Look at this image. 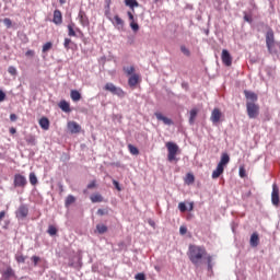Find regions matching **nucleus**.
Wrapping results in <instances>:
<instances>
[{
    "mask_svg": "<svg viewBox=\"0 0 280 280\" xmlns=\"http://www.w3.org/2000/svg\"><path fill=\"white\" fill-rule=\"evenodd\" d=\"M187 256L189 261L195 265L196 268L202 266V261L207 259L208 268L211 270V261L213 258L207 254V249L199 245H189Z\"/></svg>",
    "mask_w": 280,
    "mask_h": 280,
    "instance_id": "nucleus-1",
    "label": "nucleus"
},
{
    "mask_svg": "<svg viewBox=\"0 0 280 280\" xmlns=\"http://www.w3.org/2000/svg\"><path fill=\"white\" fill-rule=\"evenodd\" d=\"M167 148V161L172 163L173 161H176V154H178V144L174 142H166Z\"/></svg>",
    "mask_w": 280,
    "mask_h": 280,
    "instance_id": "nucleus-2",
    "label": "nucleus"
},
{
    "mask_svg": "<svg viewBox=\"0 0 280 280\" xmlns=\"http://www.w3.org/2000/svg\"><path fill=\"white\" fill-rule=\"evenodd\" d=\"M246 110L249 119H257V117H259V105L247 102Z\"/></svg>",
    "mask_w": 280,
    "mask_h": 280,
    "instance_id": "nucleus-3",
    "label": "nucleus"
},
{
    "mask_svg": "<svg viewBox=\"0 0 280 280\" xmlns=\"http://www.w3.org/2000/svg\"><path fill=\"white\" fill-rule=\"evenodd\" d=\"M104 89L109 93H113V95H117V97H126V92L113 83H106Z\"/></svg>",
    "mask_w": 280,
    "mask_h": 280,
    "instance_id": "nucleus-4",
    "label": "nucleus"
},
{
    "mask_svg": "<svg viewBox=\"0 0 280 280\" xmlns=\"http://www.w3.org/2000/svg\"><path fill=\"white\" fill-rule=\"evenodd\" d=\"M266 45L269 54H272V47H275V31L269 28L266 33Z\"/></svg>",
    "mask_w": 280,
    "mask_h": 280,
    "instance_id": "nucleus-5",
    "label": "nucleus"
},
{
    "mask_svg": "<svg viewBox=\"0 0 280 280\" xmlns=\"http://www.w3.org/2000/svg\"><path fill=\"white\" fill-rule=\"evenodd\" d=\"M221 60L225 67H231V65H233V56H231V52L226 49L222 50Z\"/></svg>",
    "mask_w": 280,
    "mask_h": 280,
    "instance_id": "nucleus-6",
    "label": "nucleus"
},
{
    "mask_svg": "<svg viewBox=\"0 0 280 280\" xmlns=\"http://www.w3.org/2000/svg\"><path fill=\"white\" fill-rule=\"evenodd\" d=\"M271 202L273 207H279L280 197H279V186H277V184L272 185Z\"/></svg>",
    "mask_w": 280,
    "mask_h": 280,
    "instance_id": "nucleus-7",
    "label": "nucleus"
},
{
    "mask_svg": "<svg viewBox=\"0 0 280 280\" xmlns=\"http://www.w3.org/2000/svg\"><path fill=\"white\" fill-rule=\"evenodd\" d=\"M27 185V178L21 174L14 175V187H25Z\"/></svg>",
    "mask_w": 280,
    "mask_h": 280,
    "instance_id": "nucleus-8",
    "label": "nucleus"
},
{
    "mask_svg": "<svg viewBox=\"0 0 280 280\" xmlns=\"http://www.w3.org/2000/svg\"><path fill=\"white\" fill-rule=\"evenodd\" d=\"M28 213H30V209L27 208V206L22 205L16 210L15 215L16 218H20L21 220H23L24 218H27Z\"/></svg>",
    "mask_w": 280,
    "mask_h": 280,
    "instance_id": "nucleus-9",
    "label": "nucleus"
},
{
    "mask_svg": "<svg viewBox=\"0 0 280 280\" xmlns=\"http://www.w3.org/2000/svg\"><path fill=\"white\" fill-rule=\"evenodd\" d=\"M78 19L82 27H89L90 22H89V16H86V12H84L83 10H80L78 14Z\"/></svg>",
    "mask_w": 280,
    "mask_h": 280,
    "instance_id": "nucleus-10",
    "label": "nucleus"
},
{
    "mask_svg": "<svg viewBox=\"0 0 280 280\" xmlns=\"http://www.w3.org/2000/svg\"><path fill=\"white\" fill-rule=\"evenodd\" d=\"M220 119H222V112L220 108H214L211 113L210 120L212 124H220Z\"/></svg>",
    "mask_w": 280,
    "mask_h": 280,
    "instance_id": "nucleus-11",
    "label": "nucleus"
},
{
    "mask_svg": "<svg viewBox=\"0 0 280 280\" xmlns=\"http://www.w3.org/2000/svg\"><path fill=\"white\" fill-rule=\"evenodd\" d=\"M68 130L72 135H78V132H80L82 130V127L75 121H69L68 122Z\"/></svg>",
    "mask_w": 280,
    "mask_h": 280,
    "instance_id": "nucleus-12",
    "label": "nucleus"
},
{
    "mask_svg": "<svg viewBox=\"0 0 280 280\" xmlns=\"http://www.w3.org/2000/svg\"><path fill=\"white\" fill-rule=\"evenodd\" d=\"M52 23H55V25H62V12H60V10L54 11Z\"/></svg>",
    "mask_w": 280,
    "mask_h": 280,
    "instance_id": "nucleus-13",
    "label": "nucleus"
},
{
    "mask_svg": "<svg viewBox=\"0 0 280 280\" xmlns=\"http://www.w3.org/2000/svg\"><path fill=\"white\" fill-rule=\"evenodd\" d=\"M155 117L159 121H163V124H165V126H172V124H174V121H172V119L163 116V114L156 112L155 114Z\"/></svg>",
    "mask_w": 280,
    "mask_h": 280,
    "instance_id": "nucleus-14",
    "label": "nucleus"
},
{
    "mask_svg": "<svg viewBox=\"0 0 280 280\" xmlns=\"http://www.w3.org/2000/svg\"><path fill=\"white\" fill-rule=\"evenodd\" d=\"M244 95H245L246 100H248V102H250L253 104H255V102H257V100H258L257 94L255 92H250L248 90L244 91Z\"/></svg>",
    "mask_w": 280,
    "mask_h": 280,
    "instance_id": "nucleus-15",
    "label": "nucleus"
},
{
    "mask_svg": "<svg viewBox=\"0 0 280 280\" xmlns=\"http://www.w3.org/2000/svg\"><path fill=\"white\" fill-rule=\"evenodd\" d=\"M140 78H141V77H140L138 73L132 74V75L129 77V79H128V85H129L131 89H135V86H137V83L139 82Z\"/></svg>",
    "mask_w": 280,
    "mask_h": 280,
    "instance_id": "nucleus-16",
    "label": "nucleus"
},
{
    "mask_svg": "<svg viewBox=\"0 0 280 280\" xmlns=\"http://www.w3.org/2000/svg\"><path fill=\"white\" fill-rule=\"evenodd\" d=\"M113 25L117 27V30H124V21L119 15L114 16V21H112Z\"/></svg>",
    "mask_w": 280,
    "mask_h": 280,
    "instance_id": "nucleus-17",
    "label": "nucleus"
},
{
    "mask_svg": "<svg viewBox=\"0 0 280 280\" xmlns=\"http://www.w3.org/2000/svg\"><path fill=\"white\" fill-rule=\"evenodd\" d=\"M222 174H224V166L218 164L217 168L212 172V178H220Z\"/></svg>",
    "mask_w": 280,
    "mask_h": 280,
    "instance_id": "nucleus-18",
    "label": "nucleus"
},
{
    "mask_svg": "<svg viewBox=\"0 0 280 280\" xmlns=\"http://www.w3.org/2000/svg\"><path fill=\"white\" fill-rule=\"evenodd\" d=\"M70 97L72 102H80L82 100V94L78 90H71Z\"/></svg>",
    "mask_w": 280,
    "mask_h": 280,
    "instance_id": "nucleus-19",
    "label": "nucleus"
},
{
    "mask_svg": "<svg viewBox=\"0 0 280 280\" xmlns=\"http://www.w3.org/2000/svg\"><path fill=\"white\" fill-rule=\"evenodd\" d=\"M59 108H60L63 113H71V105H70L69 102H67V101H60V103H59Z\"/></svg>",
    "mask_w": 280,
    "mask_h": 280,
    "instance_id": "nucleus-20",
    "label": "nucleus"
},
{
    "mask_svg": "<svg viewBox=\"0 0 280 280\" xmlns=\"http://www.w3.org/2000/svg\"><path fill=\"white\" fill-rule=\"evenodd\" d=\"M230 161H231V158L229 156V153H222L219 165H221V167H224L229 165Z\"/></svg>",
    "mask_w": 280,
    "mask_h": 280,
    "instance_id": "nucleus-21",
    "label": "nucleus"
},
{
    "mask_svg": "<svg viewBox=\"0 0 280 280\" xmlns=\"http://www.w3.org/2000/svg\"><path fill=\"white\" fill-rule=\"evenodd\" d=\"M39 126H40L42 130H49V118L42 117L39 119Z\"/></svg>",
    "mask_w": 280,
    "mask_h": 280,
    "instance_id": "nucleus-22",
    "label": "nucleus"
},
{
    "mask_svg": "<svg viewBox=\"0 0 280 280\" xmlns=\"http://www.w3.org/2000/svg\"><path fill=\"white\" fill-rule=\"evenodd\" d=\"M249 243L250 246H253L254 248L259 246V234L253 233Z\"/></svg>",
    "mask_w": 280,
    "mask_h": 280,
    "instance_id": "nucleus-23",
    "label": "nucleus"
},
{
    "mask_svg": "<svg viewBox=\"0 0 280 280\" xmlns=\"http://www.w3.org/2000/svg\"><path fill=\"white\" fill-rule=\"evenodd\" d=\"M25 141L27 145H36V136L28 133L25 136Z\"/></svg>",
    "mask_w": 280,
    "mask_h": 280,
    "instance_id": "nucleus-24",
    "label": "nucleus"
},
{
    "mask_svg": "<svg viewBox=\"0 0 280 280\" xmlns=\"http://www.w3.org/2000/svg\"><path fill=\"white\" fill-rule=\"evenodd\" d=\"M2 277L3 279H10L12 277H14V270L12 269V267H8L3 272H2Z\"/></svg>",
    "mask_w": 280,
    "mask_h": 280,
    "instance_id": "nucleus-25",
    "label": "nucleus"
},
{
    "mask_svg": "<svg viewBox=\"0 0 280 280\" xmlns=\"http://www.w3.org/2000/svg\"><path fill=\"white\" fill-rule=\"evenodd\" d=\"M125 4L128 8H131L132 12H135V8H139V2L137 0H125Z\"/></svg>",
    "mask_w": 280,
    "mask_h": 280,
    "instance_id": "nucleus-26",
    "label": "nucleus"
},
{
    "mask_svg": "<svg viewBox=\"0 0 280 280\" xmlns=\"http://www.w3.org/2000/svg\"><path fill=\"white\" fill-rule=\"evenodd\" d=\"M91 202H104V197L101 194H93L90 197Z\"/></svg>",
    "mask_w": 280,
    "mask_h": 280,
    "instance_id": "nucleus-27",
    "label": "nucleus"
},
{
    "mask_svg": "<svg viewBox=\"0 0 280 280\" xmlns=\"http://www.w3.org/2000/svg\"><path fill=\"white\" fill-rule=\"evenodd\" d=\"M196 117H198V109L192 108L190 110L189 124L194 125V122L196 121Z\"/></svg>",
    "mask_w": 280,
    "mask_h": 280,
    "instance_id": "nucleus-28",
    "label": "nucleus"
},
{
    "mask_svg": "<svg viewBox=\"0 0 280 280\" xmlns=\"http://www.w3.org/2000/svg\"><path fill=\"white\" fill-rule=\"evenodd\" d=\"M96 231L97 233H100V235H104V233H107L108 226H106L105 224H97Z\"/></svg>",
    "mask_w": 280,
    "mask_h": 280,
    "instance_id": "nucleus-29",
    "label": "nucleus"
},
{
    "mask_svg": "<svg viewBox=\"0 0 280 280\" xmlns=\"http://www.w3.org/2000/svg\"><path fill=\"white\" fill-rule=\"evenodd\" d=\"M122 71L126 73V75L132 77V75H135L136 69H135V66H131V67H124V68H122Z\"/></svg>",
    "mask_w": 280,
    "mask_h": 280,
    "instance_id": "nucleus-30",
    "label": "nucleus"
},
{
    "mask_svg": "<svg viewBox=\"0 0 280 280\" xmlns=\"http://www.w3.org/2000/svg\"><path fill=\"white\" fill-rule=\"evenodd\" d=\"M128 150L130 154H133V156L139 155V149L132 144H128Z\"/></svg>",
    "mask_w": 280,
    "mask_h": 280,
    "instance_id": "nucleus-31",
    "label": "nucleus"
},
{
    "mask_svg": "<svg viewBox=\"0 0 280 280\" xmlns=\"http://www.w3.org/2000/svg\"><path fill=\"white\" fill-rule=\"evenodd\" d=\"M73 202H75V197H73V195H69L67 198H66V207H71V205H73Z\"/></svg>",
    "mask_w": 280,
    "mask_h": 280,
    "instance_id": "nucleus-32",
    "label": "nucleus"
},
{
    "mask_svg": "<svg viewBox=\"0 0 280 280\" xmlns=\"http://www.w3.org/2000/svg\"><path fill=\"white\" fill-rule=\"evenodd\" d=\"M30 183L31 185H38V178L35 173H30Z\"/></svg>",
    "mask_w": 280,
    "mask_h": 280,
    "instance_id": "nucleus-33",
    "label": "nucleus"
},
{
    "mask_svg": "<svg viewBox=\"0 0 280 280\" xmlns=\"http://www.w3.org/2000/svg\"><path fill=\"white\" fill-rule=\"evenodd\" d=\"M73 27H75V24L73 23L68 25V36H77Z\"/></svg>",
    "mask_w": 280,
    "mask_h": 280,
    "instance_id": "nucleus-34",
    "label": "nucleus"
},
{
    "mask_svg": "<svg viewBox=\"0 0 280 280\" xmlns=\"http://www.w3.org/2000/svg\"><path fill=\"white\" fill-rule=\"evenodd\" d=\"M194 180H196V177H194V174L188 173L186 175V183H187V185H191L194 183Z\"/></svg>",
    "mask_w": 280,
    "mask_h": 280,
    "instance_id": "nucleus-35",
    "label": "nucleus"
},
{
    "mask_svg": "<svg viewBox=\"0 0 280 280\" xmlns=\"http://www.w3.org/2000/svg\"><path fill=\"white\" fill-rule=\"evenodd\" d=\"M47 233H49L51 236H54L58 233V229H56V226H54V225H49Z\"/></svg>",
    "mask_w": 280,
    "mask_h": 280,
    "instance_id": "nucleus-36",
    "label": "nucleus"
},
{
    "mask_svg": "<svg viewBox=\"0 0 280 280\" xmlns=\"http://www.w3.org/2000/svg\"><path fill=\"white\" fill-rule=\"evenodd\" d=\"M51 47H54V44H51V42L44 44L43 54H46V51H49V49H51Z\"/></svg>",
    "mask_w": 280,
    "mask_h": 280,
    "instance_id": "nucleus-37",
    "label": "nucleus"
},
{
    "mask_svg": "<svg viewBox=\"0 0 280 280\" xmlns=\"http://www.w3.org/2000/svg\"><path fill=\"white\" fill-rule=\"evenodd\" d=\"M3 24L5 25V27H8V30H10V27H12V20H10V18H5L3 20Z\"/></svg>",
    "mask_w": 280,
    "mask_h": 280,
    "instance_id": "nucleus-38",
    "label": "nucleus"
},
{
    "mask_svg": "<svg viewBox=\"0 0 280 280\" xmlns=\"http://www.w3.org/2000/svg\"><path fill=\"white\" fill-rule=\"evenodd\" d=\"M15 259H16L18 264H25L26 258L23 255H16Z\"/></svg>",
    "mask_w": 280,
    "mask_h": 280,
    "instance_id": "nucleus-39",
    "label": "nucleus"
},
{
    "mask_svg": "<svg viewBox=\"0 0 280 280\" xmlns=\"http://www.w3.org/2000/svg\"><path fill=\"white\" fill-rule=\"evenodd\" d=\"M178 209L179 211H182V213H185V211H187V206L185 205V202H179Z\"/></svg>",
    "mask_w": 280,
    "mask_h": 280,
    "instance_id": "nucleus-40",
    "label": "nucleus"
},
{
    "mask_svg": "<svg viewBox=\"0 0 280 280\" xmlns=\"http://www.w3.org/2000/svg\"><path fill=\"white\" fill-rule=\"evenodd\" d=\"M130 27L133 32H139V24L136 22H130Z\"/></svg>",
    "mask_w": 280,
    "mask_h": 280,
    "instance_id": "nucleus-41",
    "label": "nucleus"
},
{
    "mask_svg": "<svg viewBox=\"0 0 280 280\" xmlns=\"http://www.w3.org/2000/svg\"><path fill=\"white\" fill-rule=\"evenodd\" d=\"M180 51L183 52L184 56H191V52L185 46L180 47Z\"/></svg>",
    "mask_w": 280,
    "mask_h": 280,
    "instance_id": "nucleus-42",
    "label": "nucleus"
},
{
    "mask_svg": "<svg viewBox=\"0 0 280 280\" xmlns=\"http://www.w3.org/2000/svg\"><path fill=\"white\" fill-rule=\"evenodd\" d=\"M238 174L241 178H246V170L243 166L240 167Z\"/></svg>",
    "mask_w": 280,
    "mask_h": 280,
    "instance_id": "nucleus-43",
    "label": "nucleus"
},
{
    "mask_svg": "<svg viewBox=\"0 0 280 280\" xmlns=\"http://www.w3.org/2000/svg\"><path fill=\"white\" fill-rule=\"evenodd\" d=\"M69 45H71V38H65V43H63L65 49L69 50L70 49Z\"/></svg>",
    "mask_w": 280,
    "mask_h": 280,
    "instance_id": "nucleus-44",
    "label": "nucleus"
},
{
    "mask_svg": "<svg viewBox=\"0 0 280 280\" xmlns=\"http://www.w3.org/2000/svg\"><path fill=\"white\" fill-rule=\"evenodd\" d=\"M136 280H145V273L139 272L135 276Z\"/></svg>",
    "mask_w": 280,
    "mask_h": 280,
    "instance_id": "nucleus-45",
    "label": "nucleus"
},
{
    "mask_svg": "<svg viewBox=\"0 0 280 280\" xmlns=\"http://www.w3.org/2000/svg\"><path fill=\"white\" fill-rule=\"evenodd\" d=\"M8 72L10 73V75H16V69L13 66H10L8 68Z\"/></svg>",
    "mask_w": 280,
    "mask_h": 280,
    "instance_id": "nucleus-46",
    "label": "nucleus"
},
{
    "mask_svg": "<svg viewBox=\"0 0 280 280\" xmlns=\"http://www.w3.org/2000/svg\"><path fill=\"white\" fill-rule=\"evenodd\" d=\"M95 187H97V182H96V180H92V182L88 185V189H95Z\"/></svg>",
    "mask_w": 280,
    "mask_h": 280,
    "instance_id": "nucleus-47",
    "label": "nucleus"
},
{
    "mask_svg": "<svg viewBox=\"0 0 280 280\" xmlns=\"http://www.w3.org/2000/svg\"><path fill=\"white\" fill-rule=\"evenodd\" d=\"M31 259H32L34 266H38V261H40V257H38V256H32Z\"/></svg>",
    "mask_w": 280,
    "mask_h": 280,
    "instance_id": "nucleus-48",
    "label": "nucleus"
},
{
    "mask_svg": "<svg viewBox=\"0 0 280 280\" xmlns=\"http://www.w3.org/2000/svg\"><path fill=\"white\" fill-rule=\"evenodd\" d=\"M127 16L129 18L130 23H135V14L132 12L128 11Z\"/></svg>",
    "mask_w": 280,
    "mask_h": 280,
    "instance_id": "nucleus-49",
    "label": "nucleus"
},
{
    "mask_svg": "<svg viewBox=\"0 0 280 280\" xmlns=\"http://www.w3.org/2000/svg\"><path fill=\"white\" fill-rule=\"evenodd\" d=\"M97 215H108V211L106 209H98Z\"/></svg>",
    "mask_w": 280,
    "mask_h": 280,
    "instance_id": "nucleus-50",
    "label": "nucleus"
},
{
    "mask_svg": "<svg viewBox=\"0 0 280 280\" xmlns=\"http://www.w3.org/2000/svg\"><path fill=\"white\" fill-rule=\"evenodd\" d=\"M5 101V92L3 90H0V102Z\"/></svg>",
    "mask_w": 280,
    "mask_h": 280,
    "instance_id": "nucleus-51",
    "label": "nucleus"
},
{
    "mask_svg": "<svg viewBox=\"0 0 280 280\" xmlns=\"http://www.w3.org/2000/svg\"><path fill=\"white\" fill-rule=\"evenodd\" d=\"M179 233H180V235H186L187 234V228L186 226H180L179 228Z\"/></svg>",
    "mask_w": 280,
    "mask_h": 280,
    "instance_id": "nucleus-52",
    "label": "nucleus"
},
{
    "mask_svg": "<svg viewBox=\"0 0 280 280\" xmlns=\"http://www.w3.org/2000/svg\"><path fill=\"white\" fill-rule=\"evenodd\" d=\"M105 3H106V9L110 10L112 0H105Z\"/></svg>",
    "mask_w": 280,
    "mask_h": 280,
    "instance_id": "nucleus-53",
    "label": "nucleus"
},
{
    "mask_svg": "<svg viewBox=\"0 0 280 280\" xmlns=\"http://www.w3.org/2000/svg\"><path fill=\"white\" fill-rule=\"evenodd\" d=\"M114 185L118 191H121V188L119 187V183L117 180H114Z\"/></svg>",
    "mask_w": 280,
    "mask_h": 280,
    "instance_id": "nucleus-54",
    "label": "nucleus"
},
{
    "mask_svg": "<svg viewBox=\"0 0 280 280\" xmlns=\"http://www.w3.org/2000/svg\"><path fill=\"white\" fill-rule=\"evenodd\" d=\"M25 56H34V50H27L26 52H25Z\"/></svg>",
    "mask_w": 280,
    "mask_h": 280,
    "instance_id": "nucleus-55",
    "label": "nucleus"
},
{
    "mask_svg": "<svg viewBox=\"0 0 280 280\" xmlns=\"http://www.w3.org/2000/svg\"><path fill=\"white\" fill-rule=\"evenodd\" d=\"M10 133H11V135H16V128L11 127V128H10Z\"/></svg>",
    "mask_w": 280,
    "mask_h": 280,
    "instance_id": "nucleus-56",
    "label": "nucleus"
},
{
    "mask_svg": "<svg viewBox=\"0 0 280 280\" xmlns=\"http://www.w3.org/2000/svg\"><path fill=\"white\" fill-rule=\"evenodd\" d=\"M10 119H11V121H16V116H15V114H11V115H10Z\"/></svg>",
    "mask_w": 280,
    "mask_h": 280,
    "instance_id": "nucleus-57",
    "label": "nucleus"
},
{
    "mask_svg": "<svg viewBox=\"0 0 280 280\" xmlns=\"http://www.w3.org/2000/svg\"><path fill=\"white\" fill-rule=\"evenodd\" d=\"M3 218H5V211L0 212V222H1V220H3Z\"/></svg>",
    "mask_w": 280,
    "mask_h": 280,
    "instance_id": "nucleus-58",
    "label": "nucleus"
},
{
    "mask_svg": "<svg viewBox=\"0 0 280 280\" xmlns=\"http://www.w3.org/2000/svg\"><path fill=\"white\" fill-rule=\"evenodd\" d=\"M244 21H246L247 23H250V16H248V15H244Z\"/></svg>",
    "mask_w": 280,
    "mask_h": 280,
    "instance_id": "nucleus-59",
    "label": "nucleus"
},
{
    "mask_svg": "<svg viewBox=\"0 0 280 280\" xmlns=\"http://www.w3.org/2000/svg\"><path fill=\"white\" fill-rule=\"evenodd\" d=\"M59 3H60L61 5H65V3H67V0H59Z\"/></svg>",
    "mask_w": 280,
    "mask_h": 280,
    "instance_id": "nucleus-60",
    "label": "nucleus"
}]
</instances>
